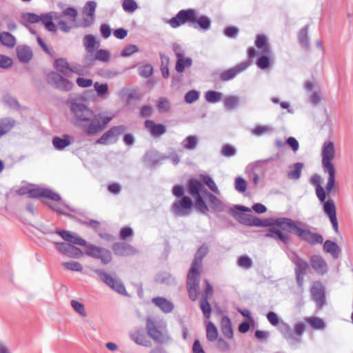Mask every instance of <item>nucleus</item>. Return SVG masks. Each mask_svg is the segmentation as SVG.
<instances>
[{
	"instance_id": "1",
	"label": "nucleus",
	"mask_w": 353,
	"mask_h": 353,
	"mask_svg": "<svg viewBox=\"0 0 353 353\" xmlns=\"http://www.w3.org/2000/svg\"><path fill=\"white\" fill-rule=\"evenodd\" d=\"M71 114V122L88 136L95 135L105 129L112 117L96 114L92 109L75 99L67 101Z\"/></svg>"
},
{
	"instance_id": "2",
	"label": "nucleus",
	"mask_w": 353,
	"mask_h": 353,
	"mask_svg": "<svg viewBox=\"0 0 353 353\" xmlns=\"http://www.w3.org/2000/svg\"><path fill=\"white\" fill-rule=\"evenodd\" d=\"M208 252V246L203 244L196 251L191 268L187 276V289L189 298L195 301L197 298L198 290L200 283L199 268L202 265V260Z\"/></svg>"
},
{
	"instance_id": "3",
	"label": "nucleus",
	"mask_w": 353,
	"mask_h": 353,
	"mask_svg": "<svg viewBox=\"0 0 353 353\" xmlns=\"http://www.w3.org/2000/svg\"><path fill=\"white\" fill-rule=\"evenodd\" d=\"M188 22L194 28L199 27L203 30H209L211 26L210 18L205 15L199 16L194 9L180 10L174 17L169 20L168 23L172 28H176Z\"/></svg>"
},
{
	"instance_id": "4",
	"label": "nucleus",
	"mask_w": 353,
	"mask_h": 353,
	"mask_svg": "<svg viewBox=\"0 0 353 353\" xmlns=\"http://www.w3.org/2000/svg\"><path fill=\"white\" fill-rule=\"evenodd\" d=\"M57 234L68 243H54L56 249L61 254L74 259H79L83 256V252L73 245L85 246L86 241L84 239L74 236L72 233L65 230L57 231Z\"/></svg>"
},
{
	"instance_id": "5",
	"label": "nucleus",
	"mask_w": 353,
	"mask_h": 353,
	"mask_svg": "<svg viewBox=\"0 0 353 353\" xmlns=\"http://www.w3.org/2000/svg\"><path fill=\"white\" fill-rule=\"evenodd\" d=\"M188 193L195 199V207L201 214H206L209 211V208L203 199L201 194H205V188L203 183L197 179H189L187 182Z\"/></svg>"
},
{
	"instance_id": "6",
	"label": "nucleus",
	"mask_w": 353,
	"mask_h": 353,
	"mask_svg": "<svg viewBox=\"0 0 353 353\" xmlns=\"http://www.w3.org/2000/svg\"><path fill=\"white\" fill-rule=\"evenodd\" d=\"M145 327L147 334L155 342L162 344L169 340L165 322L148 317Z\"/></svg>"
},
{
	"instance_id": "7",
	"label": "nucleus",
	"mask_w": 353,
	"mask_h": 353,
	"mask_svg": "<svg viewBox=\"0 0 353 353\" xmlns=\"http://www.w3.org/2000/svg\"><path fill=\"white\" fill-rule=\"evenodd\" d=\"M228 212L236 220L245 225L260 227L269 224L256 216L243 213L242 212H251V209L245 206L235 205L234 208H229Z\"/></svg>"
},
{
	"instance_id": "8",
	"label": "nucleus",
	"mask_w": 353,
	"mask_h": 353,
	"mask_svg": "<svg viewBox=\"0 0 353 353\" xmlns=\"http://www.w3.org/2000/svg\"><path fill=\"white\" fill-rule=\"evenodd\" d=\"M316 194L319 201L323 203V212L328 216L334 232L338 233L339 226L336 218V206L334 201L332 199L325 201V192L320 184L316 185Z\"/></svg>"
},
{
	"instance_id": "9",
	"label": "nucleus",
	"mask_w": 353,
	"mask_h": 353,
	"mask_svg": "<svg viewBox=\"0 0 353 353\" xmlns=\"http://www.w3.org/2000/svg\"><path fill=\"white\" fill-rule=\"evenodd\" d=\"M47 83L54 88L64 92L70 91L74 83L57 72H51L47 75Z\"/></svg>"
},
{
	"instance_id": "10",
	"label": "nucleus",
	"mask_w": 353,
	"mask_h": 353,
	"mask_svg": "<svg viewBox=\"0 0 353 353\" xmlns=\"http://www.w3.org/2000/svg\"><path fill=\"white\" fill-rule=\"evenodd\" d=\"M263 221H267L268 225H263V226H276L281 230L288 231L293 234H296L301 222L294 221L291 219L281 217L275 219H263Z\"/></svg>"
},
{
	"instance_id": "11",
	"label": "nucleus",
	"mask_w": 353,
	"mask_h": 353,
	"mask_svg": "<svg viewBox=\"0 0 353 353\" xmlns=\"http://www.w3.org/2000/svg\"><path fill=\"white\" fill-rule=\"evenodd\" d=\"M85 254L101 261L103 265L110 263L112 259L111 252L104 248L99 247L93 244H86Z\"/></svg>"
},
{
	"instance_id": "12",
	"label": "nucleus",
	"mask_w": 353,
	"mask_h": 353,
	"mask_svg": "<svg viewBox=\"0 0 353 353\" xmlns=\"http://www.w3.org/2000/svg\"><path fill=\"white\" fill-rule=\"evenodd\" d=\"M94 272L99 276L100 279L111 289L121 294H126L125 288L120 280L117 279L100 269H96Z\"/></svg>"
},
{
	"instance_id": "13",
	"label": "nucleus",
	"mask_w": 353,
	"mask_h": 353,
	"mask_svg": "<svg viewBox=\"0 0 353 353\" xmlns=\"http://www.w3.org/2000/svg\"><path fill=\"white\" fill-rule=\"evenodd\" d=\"M295 235H296L301 240L312 245L315 244H321L323 241V238L321 234L311 232L306 228V225L302 222Z\"/></svg>"
},
{
	"instance_id": "14",
	"label": "nucleus",
	"mask_w": 353,
	"mask_h": 353,
	"mask_svg": "<svg viewBox=\"0 0 353 353\" xmlns=\"http://www.w3.org/2000/svg\"><path fill=\"white\" fill-rule=\"evenodd\" d=\"M192 207V199L188 196H183L179 201L172 203L171 210L176 216H185L190 213Z\"/></svg>"
},
{
	"instance_id": "15",
	"label": "nucleus",
	"mask_w": 353,
	"mask_h": 353,
	"mask_svg": "<svg viewBox=\"0 0 353 353\" xmlns=\"http://www.w3.org/2000/svg\"><path fill=\"white\" fill-rule=\"evenodd\" d=\"M335 147L333 141H325L322 146V165L323 169L334 168L332 161L335 157Z\"/></svg>"
},
{
	"instance_id": "16",
	"label": "nucleus",
	"mask_w": 353,
	"mask_h": 353,
	"mask_svg": "<svg viewBox=\"0 0 353 353\" xmlns=\"http://www.w3.org/2000/svg\"><path fill=\"white\" fill-rule=\"evenodd\" d=\"M310 292L318 309H321L325 305V288L323 284L320 281L314 282Z\"/></svg>"
},
{
	"instance_id": "17",
	"label": "nucleus",
	"mask_w": 353,
	"mask_h": 353,
	"mask_svg": "<svg viewBox=\"0 0 353 353\" xmlns=\"http://www.w3.org/2000/svg\"><path fill=\"white\" fill-rule=\"evenodd\" d=\"M250 64L251 61L248 59L245 62H242L235 65L234 68L223 71L220 74L221 80L223 81H227L234 79L238 74L245 71Z\"/></svg>"
},
{
	"instance_id": "18",
	"label": "nucleus",
	"mask_w": 353,
	"mask_h": 353,
	"mask_svg": "<svg viewBox=\"0 0 353 353\" xmlns=\"http://www.w3.org/2000/svg\"><path fill=\"white\" fill-rule=\"evenodd\" d=\"M30 198H46L52 201H59L61 200V196L49 189L42 188H33L28 192Z\"/></svg>"
},
{
	"instance_id": "19",
	"label": "nucleus",
	"mask_w": 353,
	"mask_h": 353,
	"mask_svg": "<svg viewBox=\"0 0 353 353\" xmlns=\"http://www.w3.org/2000/svg\"><path fill=\"white\" fill-rule=\"evenodd\" d=\"M126 130L124 125H118L111 128L105 132L99 139L96 141V143L101 145H107L110 140L116 138L120 134H123Z\"/></svg>"
},
{
	"instance_id": "20",
	"label": "nucleus",
	"mask_w": 353,
	"mask_h": 353,
	"mask_svg": "<svg viewBox=\"0 0 353 353\" xmlns=\"http://www.w3.org/2000/svg\"><path fill=\"white\" fill-rule=\"evenodd\" d=\"M265 236L272 238L277 242H282L285 245H288L290 243V236L274 226H270V228L265 234Z\"/></svg>"
},
{
	"instance_id": "21",
	"label": "nucleus",
	"mask_w": 353,
	"mask_h": 353,
	"mask_svg": "<svg viewBox=\"0 0 353 353\" xmlns=\"http://www.w3.org/2000/svg\"><path fill=\"white\" fill-rule=\"evenodd\" d=\"M112 248L116 255L121 256L133 255L136 253V250L132 246L125 243H115Z\"/></svg>"
},
{
	"instance_id": "22",
	"label": "nucleus",
	"mask_w": 353,
	"mask_h": 353,
	"mask_svg": "<svg viewBox=\"0 0 353 353\" xmlns=\"http://www.w3.org/2000/svg\"><path fill=\"white\" fill-rule=\"evenodd\" d=\"M144 125L153 137H159L166 132V127L164 125L157 124L152 120H146Z\"/></svg>"
},
{
	"instance_id": "23",
	"label": "nucleus",
	"mask_w": 353,
	"mask_h": 353,
	"mask_svg": "<svg viewBox=\"0 0 353 353\" xmlns=\"http://www.w3.org/2000/svg\"><path fill=\"white\" fill-rule=\"evenodd\" d=\"M311 266L318 274L323 275L327 272V265L323 258L319 255H313L310 259Z\"/></svg>"
},
{
	"instance_id": "24",
	"label": "nucleus",
	"mask_w": 353,
	"mask_h": 353,
	"mask_svg": "<svg viewBox=\"0 0 353 353\" xmlns=\"http://www.w3.org/2000/svg\"><path fill=\"white\" fill-rule=\"evenodd\" d=\"M205 195L208 199V201L211 208L214 211L221 212L226 210V205L225 203L214 194L210 193L208 190H205Z\"/></svg>"
},
{
	"instance_id": "25",
	"label": "nucleus",
	"mask_w": 353,
	"mask_h": 353,
	"mask_svg": "<svg viewBox=\"0 0 353 353\" xmlns=\"http://www.w3.org/2000/svg\"><path fill=\"white\" fill-rule=\"evenodd\" d=\"M152 302L164 313H170L174 310V304L163 297H155Z\"/></svg>"
},
{
	"instance_id": "26",
	"label": "nucleus",
	"mask_w": 353,
	"mask_h": 353,
	"mask_svg": "<svg viewBox=\"0 0 353 353\" xmlns=\"http://www.w3.org/2000/svg\"><path fill=\"white\" fill-rule=\"evenodd\" d=\"M17 54L19 61L22 63H28L32 58V52L28 46H19L17 48Z\"/></svg>"
},
{
	"instance_id": "27",
	"label": "nucleus",
	"mask_w": 353,
	"mask_h": 353,
	"mask_svg": "<svg viewBox=\"0 0 353 353\" xmlns=\"http://www.w3.org/2000/svg\"><path fill=\"white\" fill-rule=\"evenodd\" d=\"M54 66L57 70L58 73L65 77H71L70 74V65L66 59L59 58L56 59Z\"/></svg>"
},
{
	"instance_id": "28",
	"label": "nucleus",
	"mask_w": 353,
	"mask_h": 353,
	"mask_svg": "<svg viewBox=\"0 0 353 353\" xmlns=\"http://www.w3.org/2000/svg\"><path fill=\"white\" fill-rule=\"evenodd\" d=\"M110 52L103 49L98 50L94 54H87L85 59L88 61H99L101 62L106 63L110 61Z\"/></svg>"
},
{
	"instance_id": "29",
	"label": "nucleus",
	"mask_w": 353,
	"mask_h": 353,
	"mask_svg": "<svg viewBox=\"0 0 353 353\" xmlns=\"http://www.w3.org/2000/svg\"><path fill=\"white\" fill-rule=\"evenodd\" d=\"M279 329L283 336L288 341L293 343L296 341L294 332L287 323L281 321L279 325Z\"/></svg>"
},
{
	"instance_id": "30",
	"label": "nucleus",
	"mask_w": 353,
	"mask_h": 353,
	"mask_svg": "<svg viewBox=\"0 0 353 353\" xmlns=\"http://www.w3.org/2000/svg\"><path fill=\"white\" fill-rule=\"evenodd\" d=\"M323 248L325 252L331 254L334 259H338L341 251L339 246L330 240L325 241Z\"/></svg>"
},
{
	"instance_id": "31",
	"label": "nucleus",
	"mask_w": 353,
	"mask_h": 353,
	"mask_svg": "<svg viewBox=\"0 0 353 353\" xmlns=\"http://www.w3.org/2000/svg\"><path fill=\"white\" fill-rule=\"evenodd\" d=\"M291 260L296 265L295 273L305 274L309 267V265L306 261L302 259L296 254L293 255V256L291 258Z\"/></svg>"
},
{
	"instance_id": "32",
	"label": "nucleus",
	"mask_w": 353,
	"mask_h": 353,
	"mask_svg": "<svg viewBox=\"0 0 353 353\" xmlns=\"http://www.w3.org/2000/svg\"><path fill=\"white\" fill-rule=\"evenodd\" d=\"M70 139L71 137L67 134L63 135L62 138L55 137L52 139L53 146L57 150H62L71 144Z\"/></svg>"
},
{
	"instance_id": "33",
	"label": "nucleus",
	"mask_w": 353,
	"mask_h": 353,
	"mask_svg": "<svg viewBox=\"0 0 353 353\" xmlns=\"http://www.w3.org/2000/svg\"><path fill=\"white\" fill-rule=\"evenodd\" d=\"M83 43L87 50L88 54H93L99 44L96 41L95 37L91 34H87L83 38Z\"/></svg>"
},
{
	"instance_id": "34",
	"label": "nucleus",
	"mask_w": 353,
	"mask_h": 353,
	"mask_svg": "<svg viewBox=\"0 0 353 353\" xmlns=\"http://www.w3.org/2000/svg\"><path fill=\"white\" fill-rule=\"evenodd\" d=\"M15 120L10 117L0 119V137L10 131L15 125Z\"/></svg>"
},
{
	"instance_id": "35",
	"label": "nucleus",
	"mask_w": 353,
	"mask_h": 353,
	"mask_svg": "<svg viewBox=\"0 0 353 353\" xmlns=\"http://www.w3.org/2000/svg\"><path fill=\"white\" fill-rule=\"evenodd\" d=\"M131 339L138 345L145 347L150 346V341L146 339V337L143 331L137 330L130 334Z\"/></svg>"
},
{
	"instance_id": "36",
	"label": "nucleus",
	"mask_w": 353,
	"mask_h": 353,
	"mask_svg": "<svg viewBox=\"0 0 353 353\" xmlns=\"http://www.w3.org/2000/svg\"><path fill=\"white\" fill-rule=\"evenodd\" d=\"M221 325L223 334L229 339L232 338L233 330L232 327L231 321L228 316H224L222 317Z\"/></svg>"
},
{
	"instance_id": "37",
	"label": "nucleus",
	"mask_w": 353,
	"mask_h": 353,
	"mask_svg": "<svg viewBox=\"0 0 353 353\" xmlns=\"http://www.w3.org/2000/svg\"><path fill=\"white\" fill-rule=\"evenodd\" d=\"M303 168L302 163H296L290 167V170L288 172V177L290 179L298 180L301 175V170Z\"/></svg>"
},
{
	"instance_id": "38",
	"label": "nucleus",
	"mask_w": 353,
	"mask_h": 353,
	"mask_svg": "<svg viewBox=\"0 0 353 353\" xmlns=\"http://www.w3.org/2000/svg\"><path fill=\"white\" fill-rule=\"evenodd\" d=\"M52 20L53 17L50 13L43 14L40 16V21H42L46 28L50 32H55L57 28Z\"/></svg>"
},
{
	"instance_id": "39",
	"label": "nucleus",
	"mask_w": 353,
	"mask_h": 353,
	"mask_svg": "<svg viewBox=\"0 0 353 353\" xmlns=\"http://www.w3.org/2000/svg\"><path fill=\"white\" fill-rule=\"evenodd\" d=\"M325 173L328 174L327 183L325 186L326 192L330 194L332 192L335 183V168L323 169Z\"/></svg>"
},
{
	"instance_id": "40",
	"label": "nucleus",
	"mask_w": 353,
	"mask_h": 353,
	"mask_svg": "<svg viewBox=\"0 0 353 353\" xmlns=\"http://www.w3.org/2000/svg\"><path fill=\"white\" fill-rule=\"evenodd\" d=\"M305 321L315 330H322L325 327L323 320L316 316L307 317Z\"/></svg>"
},
{
	"instance_id": "41",
	"label": "nucleus",
	"mask_w": 353,
	"mask_h": 353,
	"mask_svg": "<svg viewBox=\"0 0 353 353\" xmlns=\"http://www.w3.org/2000/svg\"><path fill=\"white\" fill-rule=\"evenodd\" d=\"M192 63V60L191 58H184V56H183L182 57L177 59L175 69L178 72L181 73L184 71L185 67H190Z\"/></svg>"
},
{
	"instance_id": "42",
	"label": "nucleus",
	"mask_w": 353,
	"mask_h": 353,
	"mask_svg": "<svg viewBox=\"0 0 353 353\" xmlns=\"http://www.w3.org/2000/svg\"><path fill=\"white\" fill-rule=\"evenodd\" d=\"M206 336L210 341H214L218 336L217 329L211 321L208 322L206 326Z\"/></svg>"
},
{
	"instance_id": "43",
	"label": "nucleus",
	"mask_w": 353,
	"mask_h": 353,
	"mask_svg": "<svg viewBox=\"0 0 353 353\" xmlns=\"http://www.w3.org/2000/svg\"><path fill=\"white\" fill-rule=\"evenodd\" d=\"M1 43L7 47L12 48L16 44L15 37L8 32H2Z\"/></svg>"
},
{
	"instance_id": "44",
	"label": "nucleus",
	"mask_w": 353,
	"mask_h": 353,
	"mask_svg": "<svg viewBox=\"0 0 353 353\" xmlns=\"http://www.w3.org/2000/svg\"><path fill=\"white\" fill-rule=\"evenodd\" d=\"M200 307L202 312L206 319H209L211 313V307L206 296H202L200 300Z\"/></svg>"
},
{
	"instance_id": "45",
	"label": "nucleus",
	"mask_w": 353,
	"mask_h": 353,
	"mask_svg": "<svg viewBox=\"0 0 353 353\" xmlns=\"http://www.w3.org/2000/svg\"><path fill=\"white\" fill-rule=\"evenodd\" d=\"M198 138L193 135L187 137L183 141V148L189 150H194L196 148Z\"/></svg>"
},
{
	"instance_id": "46",
	"label": "nucleus",
	"mask_w": 353,
	"mask_h": 353,
	"mask_svg": "<svg viewBox=\"0 0 353 353\" xmlns=\"http://www.w3.org/2000/svg\"><path fill=\"white\" fill-rule=\"evenodd\" d=\"M59 29L64 32H69L74 27H79L77 23H72V21L60 19L57 22Z\"/></svg>"
},
{
	"instance_id": "47",
	"label": "nucleus",
	"mask_w": 353,
	"mask_h": 353,
	"mask_svg": "<svg viewBox=\"0 0 353 353\" xmlns=\"http://www.w3.org/2000/svg\"><path fill=\"white\" fill-rule=\"evenodd\" d=\"M139 74L143 78H148L153 74V67L150 63H146L138 68Z\"/></svg>"
},
{
	"instance_id": "48",
	"label": "nucleus",
	"mask_w": 353,
	"mask_h": 353,
	"mask_svg": "<svg viewBox=\"0 0 353 353\" xmlns=\"http://www.w3.org/2000/svg\"><path fill=\"white\" fill-rule=\"evenodd\" d=\"M223 94L221 92L210 90L205 92V97L209 103H216L222 99Z\"/></svg>"
},
{
	"instance_id": "49",
	"label": "nucleus",
	"mask_w": 353,
	"mask_h": 353,
	"mask_svg": "<svg viewBox=\"0 0 353 353\" xmlns=\"http://www.w3.org/2000/svg\"><path fill=\"white\" fill-rule=\"evenodd\" d=\"M63 15L68 17V20L72 21V23H77V18L78 16L77 10L74 8H68L63 11Z\"/></svg>"
},
{
	"instance_id": "50",
	"label": "nucleus",
	"mask_w": 353,
	"mask_h": 353,
	"mask_svg": "<svg viewBox=\"0 0 353 353\" xmlns=\"http://www.w3.org/2000/svg\"><path fill=\"white\" fill-rule=\"evenodd\" d=\"M307 32L308 27L305 26L300 30L299 34V42L304 48H308L310 44L307 37Z\"/></svg>"
},
{
	"instance_id": "51",
	"label": "nucleus",
	"mask_w": 353,
	"mask_h": 353,
	"mask_svg": "<svg viewBox=\"0 0 353 353\" xmlns=\"http://www.w3.org/2000/svg\"><path fill=\"white\" fill-rule=\"evenodd\" d=\"M202 181L203 183H205L210 190L214 192L216 194H219V190L213 181V179L208 175L203 176H202Z\"/></svg>"
},
{
	"instance_id": "52",
	"label": "nucleus",
	"mask_w": 353,
	"mask_h": 353,
	"mask_svg": "<svg viewBox=\"0 0 353 353\" xmlns=\"http://www.w3.org/2000/svg\"><path fill=\"white\" fill-rule=\"evenodd\" d=\"M255 44L257 48L262 49L264 52H268L269 47L267 43V39L263 35H258L255 41Z\"/></svg>"
},
{
	"instance_id": "53",
	"label": "nucleus",
	"mask_w": 353,
	"mask_h": 353,
	"mask_svg": "<svg viewBox=\"0 0 353 353\" xmlns=\"http://www.w3.org/2000/svg\"><path fill=\"white\" fill-rule=\"evenodd\" d=\"M122 6L123 10L128 12H133L138 8L137 3L134 0H124Z\"/></svg>"
},
{
	"instance_id": "54",
	"label": "nucleus",
	"mask_w": 353,
	"mask_h": 353,
	"mask_svg": "<svg viewBox=\"0 0 353 353\" xmlns=\"http://www.w3.org/2000/svg\"><path fill=\"white\" fill-rule=\"evenodd\" d=\"M97 7V3L93 1H90L85 4L83 13L88 14L89 16L94 17V12Z\"/></svg>"
},
{
	"instance_id": "55",
	"label": "nucleus",
	"mask_w": 353,
	"mask_h": 353,
	"mask_svg": "<svg viewBox=\"0 0 353 353\" xmlns=\"http://www.w3.org/2000/svg\"><path fill=\"white\" fill-rule=\"evenodd\" d=\"M235 189L239 192H244L247 188L246 181L241 176H237L234 182Z\"/></svg>"
},
{
	"instance_id": "56",
	"label": "nucleus",
	"mask_w": 353,
	"mask_h": 353,
	"mask_svg": "<svg viewBox=\"0 0 353 353\" xmlns=\"http://www.w3.org/2000/svg\"><path fill=\"white\" fill-rule=\"evenodd\" d=\"M71 305L74 310L77 312L79 315L83 317L86 316L85 307L83 303L77 301L72 300L71 301Z\"/></svg>"
},
{
	"instance_id": "57",
	"label": "nucleus",
	"mask_w": 353,
	"mask_h": 353,
	"mask_svg": "<svg viewBox=\"0 0 353 353\" xmlns=\"http://www.w3.org/2000/svg\"><path fill=\"white\" fill-rule=\"evenodd\" d=\"M272 131V128L269 125H259L252 129V132L256 136H261Z\"/></svg>"
},
{
	"instance_id": "58",
	"label": "nucleus",
	"mask_w": 353,
	"mask_h": 353,
	"mask_svg": "<svg viewBox=\"0 0 353 353\" xmlns=\"http://www.w3.org/2000/svg\"><path fill=\"white\" fill-rule=\"evenodd\" d=\"M62 265L71 271L81 272L83 270L81 264L77 261L65 262Z\"/></svg>"
},
{
	"instance_id": "59",
	"label": "nucleus",
	"mask_w": 353,
	"mask_h": 353,
	"mask_svg": "<svg viewBox=\"0 0 353 353\" xmlns=\"http://www.w3.org/2000/svg\"><path fill=\"white\" fill-rule=\"evenodd\" d=\"M239 99L236 97L230 96L225 99L224 104L227 109L232 110L234 109L238 104Z\"/></svg>"
},
{
	"instance_id": "60",
	"label": "nucleus",
	"mask_w": 353,
	"mask_h": 353,
	"mask_svg": "<svg viewBox=\"0 0 353 353\" xmlns=\"http://www.w3.org/2000/svg\"><path fill=\"white\" fill-rule=\"evenodd\" d=\"M238 265L245 268V269H249L252 265V260L247 256H241L238 259Z\"/></svg>"
},
{
	"instance_id": "61",
	"label": "nucleus",
	"mask_w": 353,
	"mask_h": 353,
	"mask_svg": "<svg viewBox=\"0 0 353 353\" xmlns=\"http://www.w3.org/2000/svg\"><path fill=\"white\" fill-rule=\"evenodd\" d=\"M158 109L159 111L162 112H166L170 109V103L168 99L166 98H160L158 104H157Z\"/></svg>"
},
{
	"instance_id": "62",
	"label": "nucleus",
	"mask_w": 353,
	"mask_h": 353,
	"mask_svg": "<svg viewBox=\"0 0 353 353\" xmlns=\"http://www.w3.org/2000/svg\"><path fill=\"white\" fill-rule=\"evenodd\" d=\"M199 94L196 90H190L185 95V101L188 103H192L199 99Z\"/></svg>"
},
{
	"instance_id": "63",
	"label": "nucleus",
	"mask_w": 353,
	"mask_h": 353,
	"mask_svg": "<svg viewBox=\"0 0 353 353\" xmlns=\"http://www.w3.org/2000/svg\"><path fill=\"white\" fill-rule=\"evenodd\" d=\"M3 101L10 108H18L19 107V103L17 99L9 94H7L3 97Z\"/></svg>"
},
{
	"instance_id": "64",
	"label": "nucleus",
	"mask_w": 353,
	"mask_h": 353,
	"mask_svg": "<svg viewBox=\"0 0 353 353\" xmlns=\"http://www.w3.org/2000/svg\"><path fill=\"white\" fill-rule=\"evenodd\" d=\"M236 154V149L230 145H224L221 150V154L223 156L230 157L234 156Z\"/></svg>"
}]
</instances>
